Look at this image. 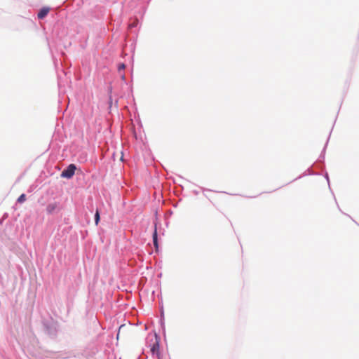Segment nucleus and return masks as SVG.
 I'll return each instance as SVG.
<instances>
[{
    "label": "nucleus",
    "instance_id": "f257e3e1",
    "mask_svg": "<svg viewBox=\"0 0 359 359\" xmlns=\"http://www.w3.org/2000/svg\"><path fill=\"white\" fill-rule=\"evenodd\" d=\"M76 168L74 164H70L66 169H65L62 173L61 177L64 178L70 179L74 175Z\"/></svg>",
    "mask_w": 359,
    "mask_h": 359
},
{
    "label": "nucleus",
    "instance_id": "f03ea898",
    "mask_svg": "<svg viewBox=\"0 0 359 359\" xmlns=\"http://www.w3.org/2000/svg\"><path fill=\"white\" fill-rule=\"evenodd\" d=\"M49 11H50V8H48V7L42 8L38 13L39 19L44 18L47 15V14L48 13Z\"/></svg>",
    "mask_w": 359,
    "mask_h": 359
},
{
    "label": "nucleus",
    "instance_id": "7ed1b4c3",
    "mask_svg": "<svg viewBox=\"0 0 359 359\" xmlns=\"http://www.w3.org/2000/svg\"><path fill=\"white\" fill-rule=\"evenodd\" d=\"M57 207L56 203H50L46 207V211L48 214H52L56 210Z\"/></svg>",
    "mask_w": 359,
    "mask_h": 359
},
{
    "label": "nucleus",
    "instance_id": "20e7f679",
    "mask_svg": "<svg viewBox=\"0 0 359 359\" xmlns=\"http://www.w3.org/2000/svg\"><path fill=\"white\" fill-rule=\"evenodd\" d=\"M158 351H159V344H158V343L156 341V342H155V343L153 344V346H151V352L152 353V354H157V355L158 356V355H159Z\"/></svg>",
    "mask_w": 359,
    "mask_h": 359
},
{
    "label": "nucleus",
    "instance_id": "39448f33",
    "mask_svg": "<svg viewBox=\"0 0 359 359\" xmlns=\"http://www.w3.org/2000/svg\"><path fill=\"white\" fill-rule=\"evenodd\" d=\"M153 242L154 245L155 246L156 249H158V238H157V230L156 227H155L154 232L153 233Z\"/></svg>",
    "mask_w": 359,
    "mask_h": 359
},
{
    "label": "nucleus",
    "instance_id": "423d86ee",
    "mask_svg": "<svg viewBox=\"0 0 359 359\" xmlns=\"http://www.w3.org/2000/svg\"><path fill=\"white\" fill-rule=\"evenodd\" d=\"M25 200H26V196L24 194H21L19 196V198H18V201L19 203H23L24 201H25Z\"/></svg>",
    "mask_w": 359,
    "mask_h": 359
},
{
    "label": "nucleus",
    "instance_id": "0eeeda50",
    "mask_svg": "<svg viewBox=\"0 0 359 359\" xmlns=\"http://www.w3.org/2000/svg\"><path fill=\"white\" fill-rule=\"evenodd\" d=\"M99 221H100V213H99V211L97 210L95 212V222L96 225L98 224Z\"/></svg>",
    "mask_w": 359,
    "mask_h": 359
},
{
    "label": "nucleus",
    "instance_id": "6e6552de",
    "mask_svg": "<svg viewBox=\"0 0 359 359\" xmlns=\"http://www.w3.org/2000/svg\"><path fill=\"white\" fill-rule=\"evenodd\" d=\"M126 68V65L122 63L118 65V70L120 72L121 71L123 70Z\"/></svg>",
    "mask_w": 359,
    "mask_h": 359
},
{
    "label": "nucleus",
    "instance_id": "1a4fd4ad",
    "mask_svg": "<svg viewBox=\"0 0 359 359\" xmlns=\"http://www.w3.org/2000/svg\"><path fill=\"white\" fill-rule=\"evenodd\" d=\"M134 26H135V22H134V23H133V24H130V25H129V27H134Z\"/></svg>",
    "mask_w": 359,
    "mask_h": 359
},
{
    "label": "nucleus",
    "instance_id": "9d476101",
    "mask_svg": "<svg viewBox=\"0 0 359 359\" xmlns=\"http://www.w3.org/2000/svg\"><path fill=\"white\" fill-rule=\"evenodd\" d=\"M121 78H122V79H125V75L124 74L121 75Z\"/></svg>",
    "mask_w": 359,
    "mask_h": 359
},
{
    "label": "nucleus",
    "instance_id": "9b49d317",
    "mask_svg": "<svg viewBox=\"0 0 359 359\" xmlns=\"http://www.w3.org/2000/svg\"><path fill=\"white\" fill-rule=\"evenodd\" d=\"M158 359H163V358L160 355H158Z\"/></svg>",
    "mask_w": 359,
    "mask_h": 359
}]
</instances>
